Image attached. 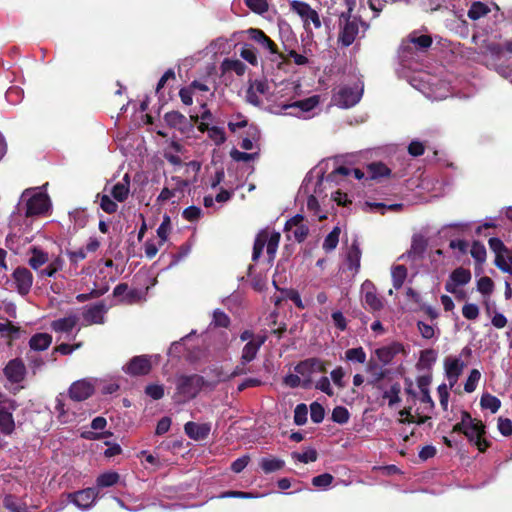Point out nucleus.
Returning <instances> with one entry per match:
<instances>
[{"label":"nucleus","instance_id":"obj_1","mask_svg":"<svg viewBox=\"0 0 512 512\" xmlns=\"http://www.w3.org/2000/svg\"><path fill=\"white\" fill-rule=\"evenodd\" d=\"M28 265L38 271L39 277H54L64 266V260L60 256L49 257L48 252L39 246H32L28 252Z\"/></svg>","mask_w":512,"mask_h":512},{"label":"nucleus","instance_id":"obj_2","mask_svg":"<svg viewBox=\"0 0 512 512\" xmlns=\"http://www.w3.org/2000/svg\"><path fill=\"white\" fill-rule=\"evenodd\" d=\"M338 25L337 42L343 48H347L355 42L360 33V28H362L363 35L369 28V25L360 17L352 15V8L339 15Z\"/></svg>","mask_w":512,"mask_h":512},{"label":"nucleus","instance_id":"obj_3","mask_svg":"<svg viewBox=\"0 0 512 512\" xmlns=\"http://www.w3.org/2000/svg\"><path fill=\"white\" fill-rule=\"evenodd\" d=\"M281 234L275 230L270 231L268 228L261 229L255 237L253 250H252V261L257 262L263 250L266 247V253L268 263L273 264L280 243Z\"/></svg>","mask_w":512,"mask_h":512},{"label":"nucleus","instance_id":"obj_4","mask_svg":"<svg viewBox=\"0 0 512 512\" xmlns=\"http://www.w3.org/2000/svg\"><path fill=\"white\" fill-rule=\"evenodd\" d=\"M46 185L42 187L28 188L23 191L21 198L26 200L27 217L46 214L51 208V201L44 191Z\"/></svg>","mask_w":512,"mask_h":512},{"label":"nucleus","instance_id":"obj_5","mask_svg":"<svg viewBox=\"0 0 512 512\" xmlns=\"http://www.w3.org/2000/svg\"><path fill=\"white\" fill-rule=\"evenodd\" d=\"M484 57L487 67L494 69L504 78L512 77V65L509 63L506 51L500 44L489 45Z\"/></svg>","mask_w":512,"mask_h":512},{"label":"nucleus","instance_id":"obj_6","mask_svg":"<svg viewBox=\"0 0 512 512\" xmlns=\"http://www.w3.org/2000/svg\"><path fill=\"white\" fill-rule=\"evenodd\" d=\"M175 385L177 401L186 402L197 396L204 385V379L196 374L179 375L175 379Z\"/></svg>","mask_w":512,"mask_h":512},{"label":"nucleus","instance_id":"obj_7","mask_svg":"<svg viewBox=\"0 0 512 512\" xmlns=\"http://www.w3.org/2000/svg\"><path fill=\"white\" fill-rule=\"evenodd\" d=\"M485 435V424L482 420L472 417V423L467 425L465 437L468 439L469 443L476 446L481 453H484L491 446V442L485 438Z\"/></svg>","mask_w":512,"mask_h":512},{"label":"nucleus","instance_id":"obj_8","mask_svg":"<svg viewBox=\"0 0 512 512\" xmlns=\"http://www.w3.org/2000/svg\"><path fill=\"white\" fill-rule=\"evenodd\" d=\"M290 10L296 13L303 21V26L306 31L309 30L310 23L313 24L315 29L322 26L319 13L313 9L309 3L305 1L292 0L289 2Z\"/></svg>","mask_w":512,"mask_h":512},{"label":"nucleus","instance_id":"obj_9","mask_svg":"<svg viewBox=\"0 0 512 512\" xmlns=\"http://www.w3.org/2000/svg\"><path fill=\"white\" fill-rule=\"evenodd\" d=\"M190 184L191 180L188 178L182 179L180 176H172L166 180L165 186L157 197V201L166 202L172 198L181 197Z\"/></svg>","mask_w":512,"mask_h":512},{"label":"nucleus","instance_id":"obj_10","mask_svg":"<svg viewBox=\"0 0 512 512\" xmlns=\"http://www.w3.org/2000/svg\"><path fill=\"white\" fill-rule=\"evenodd\" d=\"M471 277L472 276L469 269L458 267L450 273L449 278L445 283V290L451 294H454L456 299H460L457 287L468 284L471 280Z\"/></svg>","mask_w":512,"mask_h":512},{"label":"nucleus","instance_id":"obj_11","mask_svg":"<svg viewBox=\"0 0 512 512\" xmlns=\"http://www.w3.org/2000/svg\"><path fill=\"white\" fill-rule=\"evenodd\" d=\"M97 497L98 491L96 488H86L68 494L69 501L81 510H88L93 507Z\"/></svg>","mask_w":512,"mask_h":512},{"label":"nucleus","instance_id":"obj_12","mask_svg":"<svg viewBox=\"0 0 512 512\" xmlns=\"http://www.w3.org/2000/svg\"><path fill=\"white\" fill-rule=\"evenodd\" d=\"M432 43L433 39L430 35L419 34V32L413 31L403 41L402 47L407 52H412L413 50L425 52L432 46Z\"/></svg>","mask_w":512,"mask_h":512},{"label":"nucleus","instance_id":"obj_13","mask_svg":"<svg viewBox=\"0 0 512 512\" xmlns=\"http://www.w3.org/2000/svg\"><path fill=\"white\" fill-rule=\"evenodd\" d=\"M362 96V90L358 87H341L334 96L336 104L343 108H350L356 105Z\"/></svg>","mask_w":512,"mask_h":512},{"label":"nucleus","instance_id":"obj_14","mask_svg":"<svg viewBox=\"0 0 512 512\" xmlns=\"http://www.w3.org/2000/svg\"><path fill=\"white\" fill-rule=\"evenodd\" d=\"M12 279L20 295L25 296L30 292L34 279L28 268L17 267L12 273Z\"/></svg>","mask_w":512,"mask_h":512},{"label":"nucleus","instance_id":"obj_15","mask_svg":"<svg viewBox=\"0 0 512 512\" xmlns=\"http://www.w3.org/2000/svg\"><path fill=\"white\" fill-rule=\"evenodd\" d=\"M269 89L270 87L266 79L250 81L249 87L246 90V101L253 106L260 107L263 102L258 94L266 95Z\"/></svg>","mask_w":512,"mask_h":512},{"label":"nucleus","instance_id":"obj_16","mask_svg":"<svg viewBox=\"0 0 512 512\" xmlns=\"http://www.w3.org/2000/svg\"><path fill=\"white\" fill-rule=\"evenodd\" d=\"M152 356L140 355L133 357L124 367V371L132 376L146 375L152 368Z\"/></svg>","mask_w":512,"mask_h":512},{"label":"nucleus","instance_id":"obj_17","mask_svg":"<svg viewBox=\"0 0 512 512\" xmlns=\"http://www.w3.org/2000/svg\"><path fill=\"white\" fill-rule=\"evenodd\" d=\"M465 366V363L460 358L448 356L444 359L445 375L449 381L450 388L457 383Z\"/></svg>","mask_w":512,"mask_h":512},{"label":"nucleus","instance_id":"obj_18","mask_svg":"<svg viewBox=\"0 0 512 512\" xmlns=\"http://www.w3.org/2000/svg\"><path fill=\"white\" fill-rule=\"evenodd\" d=\"M246 33L253 41L260 44L263 48L267 49L271 54L278 55L281 59L285 60V56L279 52L277 44L268 37L264 31L259 28H249Z\"/></svg>","mask_w":512,"mask_h":512},{"label":"nucleus","instance_id":"obj_19","mask_svg":"<svg viewBox=\"0 0 512 512\" xmlns=\"http://www.w3.org/2000/svg\"><path fill=\"white\" fill-rule=\"evenodd\" d=\"M93 392L94 387L92 383L85 379L75 381L69 388V396L74 401L86 400Z\"/></svg>","mask_w":512,"mask_h":512},{"label":"nucleus","instance_id":"obj_20","mask_svg":"<svg viewBox=\"0 0 512 512\" xmlns=\"http://www.w3.org/2000/svg\"><path fill=\"white\" fill-rule=\"evenodd\" d=\"M26 374V368L22 360H10L4 368V375L12 383L21 382Z\"/></svg>","mask_w":512,"mask_h":512},{"label":"nucleus","instance_id":"obj_21","mask_svg":"<svg viewBox=\"0 0 512 512\" xmlns=\"http://www.w3.org/2000/svg\"><path fill=\"white\" fill-rule=\"evenodd\" d=\"M404 351V346L399 342H393L389 345L380 347L375 350V354L378 360L383 364L387 365L392 362L394 357Z\"/></svg>","mask_w":512,"mask_h":512},{"label":"nucleus","instance_id":"obj_22","mask_svg":"<svg viewBox=\"0 0 512 512\" xmlns=\"http://www.w3.org/2000/svg\"><path fill=\"white\" fill-rule=\"evenodd\" d=\"M310 358L300 361L295 367L294 371L301 377L302 388L309 389L313 383L314 370Z\"/></svg>","mask_w":512,"mask_h":512},{"label":"nucleus","instance_id":"obj_23","mask_svg":"<svg viewBox=\"0 0 512 512\" xmlns=\"http://www.w3.org/2000/svg\"><path fill=\"white\" fill-rule=\"evenodd\" d=\"M363 289L365 290L363 300L368 309L373 312L380 311L383 308V301L377 295L374 285L372 283L365 282L363 284Z\"/></svg>","mask_w":512,"mask_h":512},{"label":"nucleus","instance_id":"obj_24","mask_svg":"<svg viewBox=\"0 0 512 512\" xmlns=\"http://www.w3.org/2000/svg\"><path fill=\"white\" fill-rule=\"evenodd\" d=\"M210 425L206 423L187 422L184 426V431L187 436L193 440H203L210 433Z\"/></svg>","mask_w":512,"mask_h":512},{"label":"nucleus","instance_id":"obj_25","mask_svg":"<svg viewBox=\"0 0 512 512\" xmlns=\"http://www.w3.org/2000/svg\"><path fill=\"white\" fill-rule=\"evenodd\" d=\"M266 336H257L245 344L242 350L243 363L251 362L257 355L260 347L265 343Z\"/></svg>","mask_w":512,"mask_h":512},{"label":"nucleus","instance_id":"obj_26","mask_svg":"<svg viewBox=\"0 0 512 512\" xmlns=\"http://www.w3.org/2000/svg\"><path fill=\"white\" fill-rule=\"evenodd\" d=\"M130 192V180L128 174H125L122 181L116 183L111 189V195L118 202H123L128 198Z\"/></svg>","mask_w":512,"mask_h":512},{"label":"nucleus","instance_id":"obj_27","mask_svg":"<svg viewBox=\"0 0 512 512\" xmlns=\"http://www.w3.org/2000/svg\"><path fill=\"white\" fill-rule=\"evenodd\" d=\"M78 322V318L77 316L75 315H69L67 317H64V318H60V319H57V320H54L52 323H51V328L55 331V332H60V333H69L73 330V328L76 326Z\"/></svg>","mask_w":512,"mask_h":512},{"label":"nucleus","instance_id":"obj_28","mask_svg":"<svg viewBox=\"0 0 512 512\" xmlns=\"http://www.w3.org/2000/svg\"><path fill=\"white\" fill-rule=\"evenodd\" d=\"M367 178L370 180H378L382 177H389L391 170L382 162H372L367 165Z\"/></svg>","mask_w":512,"mask_h":512},{"label":"nucleus","instance_id":"obj_29","mask_svg":"<svg viewBox=\"0 0 512 512\" xmlns=\"http://www.w3.org/2000/svg\"><path fill=\"white\" fill-rule=\"evenodd\" d=\"M106 307L102 303L95 304L85 312V320L93 324H101L104 322Z\"/></svg>","mask_w":512,"mask_h":512},{"label":"nucleus","instance_id":"obj_30","mask_svg":"<svg viewBox=\"0 0 512 512\" xmlns=\"http://www.w3.org/2000/svg\"><path fill=\"white\" fill-rule=\"evenodd\" d=\"M428 243L427 240L420 235H415L412 238V243L410 250L408 251L409 257L413 259H421L427 249Z\"/></svg>","mask_w":512,"mask_h":512},{"label":"nucleus","instance_id":"obj_31","mask_svg":"<svg viewBox=\"0 0 512 512\" xmlns=\"http://www.w3.org/2000/svg\"><path fill=\"white\" fill-rule=\"evenodd\" d=\"M319 104V96L314 95L303 100L295 101L291 104H286L283 109H300L301 112H309Z\"/></svg>","mask_w":512,"mask_h":512},{"label":"nucleus","instance_id":"obj_32","mask_svg":"<svg viewBox=\"0 0 512 512\" xmlns=\"http://www.w3.org/2000/svg\"><path fill=\"white\" fill-rule=\"evenodd\" d=\"M259 466L265 474H270L281 470L285 466V462L275 457H263L259 462Z\"/></svg>","mask_w":512,"mask_h":512},{"label":"nucleus","instance_id":"obj_33","mask_svg":"<svg viewBox=\"0 0 512 512\" xmlns=\"http://www.w3.org/2000/svg\"><path fill=\"white\" fill-rule=\"evenodd\" d=\"M52 342V337L48 333H37L30 338V348L35 351L46 350Z\"/></svg>","mask_w":512,"mask_h":512},{"label":"nucleus","instance_id":"obj_34","mask_svg":"<svg viewBox=\"0 0 512 512\" xmlns=\"http://www.w3.org/2000/svg\"><path fill=\"white\" fill-rule=\"evenodd\" d=\"M361 250L356 241H354L347 254L348 267L357 273L360 269Z\"/></svg>","mask_w":512,"mask_h":512},{"label":"nucleus","instance_id":"obj_35","mask_svg":"<svg viewBox=\"0 0 512 512\" xmlns=\"http://www.w3.org/2000/svg\"><path fill=\"white\" fill-rule=\"evenodd\" d=\"M490 11L491 10L487 4L480 1H475L471 4L467 16L471 20H478L486 16Z\"/></svg>","mask_w":512,"mask_h":512},{"label":"nucleus","instance_id":"obj_36","mask_svg":"<svg viewBox=\"0 0 512 512\" xmlns=\"http://www.w3.org/2000/svg\"><path fill=\"white\" fill-rule=\"evenodd\" d=\"M482 409H488L491 413H496L501 407V401L490 393H484L480 399Z\"/></svg>","mask_w":512,"mask_h":512},{"label":"nucleus","instance_id":"obj_37","mask_svg":"<svg viewBox=\"0 0 512 512\" xmlns=\"http://www.w3.org/2000/svg\"><path fill=\"white\" fill-rule=\"evenodd\" d=\"M257 133L258 131L253 125H250L248 130L240 133V137L242 138L239 143L240 147L244 150H251L253 148V140L256 139Z\"/></svg>","mask_w":512,"mask_h":512},{"label":"nucleus","instance_id":"obj_38","mask_svg":"<svg viewBox=\"0 0 512 512\" xmlns=\"http://www.w3.org/2000/svg\"><path fill=\"white\" fill-rule=\"evenodd\" d=\"M119 474L116 472H106L100 474L96 479L97 488H106L114 486L119 481Z\"/></svg>","mask_w":512,"mask_h":512},{"label":"nucleus","instance_id":"obj_39","mask_svg":"<svg viewBox=\"0 0 512 512\" xmlns=\"http://www.w3.org/2000/svg\"><path fill=\"white\" fill-rule=\"evenodd\" d=\"M15 428L12 413L0 408V429L4 434H10Z\"/></svg>","mask_w":512,"mask_h":512},{"label":"nucleus","instance_id":"obj_40","mask_svg":"<svg viewBox=\"0 0 512 512\" xmlns=\"http://www.w3.org/2000/svg\"><path fill=\"white\" fill-rule=\"evenodd\" d=\"M164 119L170 127L183 129L186 124V117L178 111H171L165 114Z\"/></svg>","mask_w":512,"mask_h":512},{"label":"nucleus","instance_id":"obj_41","mask_svg":"<svg viewBox=\"0 0 512 512\" xmlns=\"http://www.w3.org/2000/svg\"><path fill=\"white\" fill-rule=\"evenodd\" d=\"M392 284L395 289H400L407 277V268L404 265H396L392 269Z\"/></svg>","mask_w":512,"mask_h":512},{"label":"nucleus","instance_id":"obj_42","mask_svg":"<svg viewBox=\"0 0 512 512\" xmlns=\"http://www.w3.org/2000/svg\"><path fill=\"white\" fill-rule=\"evenodd\" d=\"M340 233H341L340 228L338 226H336L325 237L322 247L326 252H331L337 247V245L339 243Z\"/></svg>","mask_w":512,"mask_h":512},{"label":"nucleus","instance_id":"obj_43","mask_svg":"<svg viewBox=\"0 0 512 512\" xmlns=\"http://www.w3.org/2000/svg\"><path fill=\"white\" fill-rule=\"evenodd\" d=\"M494 263L501 271L512 274V250L508 249L503 257H495Z\"/></svg>","mask_w":512,"mask_h":512},{"label":"nucleus","instance_id":"obj_44","mask_svg":"<svg viewBox=\"0 0 512 512\" xmlns=\"http://www.w3.org/2000/svg\"><path fill=\"white\" fill-rule=\"evenodd\" d=\"M400 392L401 385L398 382H396L392 384L391 387L383 393V398L388 399V404L390 407H392L401 401V398L399 396Z\"/></svg>","mask_w":512,"mask_h":512},{"label":"nucleus","instance_id":"obj_45","mask_svg":"<svg viewBox=\"0 0 512 512\" xmlns=\"http://www.w3.org/2000/svg\"><path fill=\"white\" fill-rule=\"evenodd\" d=\"M470 254L478 264H483L486 260V248L479 241H473Z\"/></svg>","mask_w":512,"mask_h":512},{"label":"nucleus","instance_id":"obj_46","mask_svg":"<svg viewBox=\"0 0 512 512\" xmlns=\"http://www.w3.org/2000/svg\"><path fill=\"white\" fill-rule=\"evenodd\" d=\"M244 304V298L240 294H232L226 297V307L234 314H240Z\"/></svg>","mask_w":512,"mask_h":512},{"label":"nucleus","instance_id":"obj_47","mask_svg":"<svg viewBox=\"0 0 512 512\" xmlns=\"http://www.w3.org/2000/svg\"><path fill=\"white\" fill-rule=\"evenodd\" d=\"M4 506L11 512H30L24 503L11 495L5 497Z\"/></svg>","mask_w":512,"mask_h":512},{"label":"nucleus","instance_id":"obj_48","mask_svg":"<svg viewBox=\"0 0 512 512\" xmlns=\"http://www.w3.org/2000/svg\"><path fill=\"white\" fill-rule=\"evenodd\" d=\"M292 458L301 463L307 464L309 462H315L318 458V453L314 448H309L302 453L293 452Z\"/></svg>","mask_w":512,"mask_h":512},{"label":"nucleus","instance_id":"obj_49","mask_svg":"<svg viewBox=\"0 0 512 512\" xmlns=\"http://www.w3.org/2000/svg\"><path fill=\"white\" fill-rule=\"evenodd\" d=\"M96 197L97 199H100V207L104 212L112 214L117 211V203L113 201L107 194H97Z\"/></svg>","mask_w":512,"mask_h":512},{"label":"nucleus","instance_id":"obj_50","mask_svg":"<svg viewBox=\"0 0 512 512\" xmlns=\"http://www.w3.org/2000/svg\"><path fill=\"white\" fill-rule=\"evenodd\" d=\"M350 413L344 406H336L332 411L331 419L338 424H345L349 421Z\"/></svg>","mask_w":512,"mask_h":512},{"label":"nucleus","instance_id":"obj_51","mask_svg":"<svg viewBox=\"0 0 512 512\" xmlns=\"http://www.w3.org/2000/svg\"><path fill=\"white\" fill-rule=\"evenodd\" d=\"M246 6L254 13L262 15L269 9L267 0H245Z\"/></svg>","mask_w":512,"mask_h":512},{"label":"nucleus","instance_id":"obj_52","mask_svg":"<svg viewBox=\"0 0 512 512\" xmlns=\"http://www.w3.org/2000/svg\"><path fill=\"white\" fill-rule=\"evenodd\" d=\"M481 378V373L478 369H472L464 384V390L467 393H472L476 390L477 384Z\"/></svg>","mask_w":512,"mask_h":512},{"label":"nucleus","instance_id":"obj_53","mask_svg":"<svg viewBox=\"0 0 512 512\" xmlns=\"http://www.w3.org/2000/svg\"><path fill=\"white\" fill-rule=\"evenodd\" d=\"M170 230H171L170 217L165 215L162 223L157 228V235L160 238V245H163L167 241Z\"/></svg>","mask_w":512,"mask_h":512},{"label":"nucleus","instance_id":"obj_54","mask_svg":"<svg viewBox=\"0 0 512 512\" xmlns=\"http://www.w3.org/2000/svg\"><path fill=\"white\" fill-rule=\"evenodd\" d=\"M310 417L313 423L319 424L325 417V409L318 402H312L310 404Z\"/></svg>","mask_w":512,"mask_h":512},{"label":"nucleus","instance_id":"obj_55","mask_svg":"<svg viewBox=\"0 0 512 512\" xmlns=\"http://www.w3.org/2000/svg\"><path fill=\"white\" fill-rule=\"evenodd\" d=\"M307 209L316 216L319 221L327 219L326 214H321L320 204L314 195H310L307 199Z\"/></svg>","mask_w":512,"mask_h":512},{"label":"nucleus","instance_id":"obj_56","mask_svg":"<svg viewBox=\"0 0 512 512\" xmlns=\"http://www.w3.org/2000/svg\"><path fill=\"white\" fill-rule=\"evenodd\" d=\"M469 423H472V416L468 411H462L461 412V421L456 423L451 431V434L453 433H462L465 435V431L467 428V425Z\"/></svg>","mask_w":512,"mask_h":512},{"label":"nucleus","instance_id":"obj_57","mask_svg":"<svg viewBox=\"0 0 512 512\" xmlns=\"http://www.w3.org/2000/svg\"><path fill=\"white\" fill-rule=\"evenodd\" d=\"M346 359L363 364L366 361V353L362 347L351 348L345 352Z\"/></svg>","mask_w":512,"mask_h":512},{"label":"nucleus","instance_id":"obj_58","mask_svg":"<svg viewBox=\"0 0 512 512\" xmlns=\"http://www.w3.org/2000/svg\"><path fill=\"white\" fill-rule=\"evenodd\" d=\"M489 248L495 253V257L504 256L505 252H508V248L505 246L503 241L497 237H491L488 240Z\"/></svg>","mask_w":512,"mask_h":512},{"label":"nucleus","instance_id":"obj_59","mask_svg":"<svg viewBox=\"0 0 512 512\" xmlns=\"http://www.w3.org/2000/svg\"><path fill=\"white\" fill-rule=\"evenodd\" d=\"M240 56L251 65L257 66L258 58L252 46L245 44L240 50Z\"/></svg>","mask_w":512,"mask_h":512},{"label":"nucleus","instance_id":"obj_60","mask_svg":"<svg viewBox=\"0 0 512 512\" xmlns=\"http://www.w3.org/2000/svg\"><path fill=\"white\" fill-rule=\"evenodd\" d=\"M477 289L483 295H490L494 289V282L490 277L483 276L477 282Z\"/></svg>","mask_w":512,"mask_h":512},{"label":"nucleus","instance_id":"obj_61","mask_svg":"<svg viewBox=\"0 0 512 512\" xmlns=\"http://www.w3.org/2000/svg\"><path fill=\"white\" fill-rule=\"evenodd\" d=\"M308 408L306 404H298L294 410V423L304 425L307 422Z\"/></svg>","mask_w":512,"mask_h":512},{"label":"nucleus","instance_id":"obj_62","mask_svg":"<svg viewBox=\"0 0 512 512\" xmlns=\"http://www.w3.org/2000/svg\"><path fill=\"white\" fill-rule=\"evenodd\" d=\"M436 359L437 352L434 349H425L421 351L419 362L423 366L430 368L436 362Z\"/></svg>","mask_w":512,"mask_h":512},{"label":"nucleus","instance_id":"obj_63","mask_svg":"<svg viewBox=\"0 0 512 512\" xmlns=\"http://www.w3.org/2000/svg\"><path fill=\"white\" fill-rule=\"evenodd\" d=\"M201 215L202 210L197 206H189L182 212V217L189 222H195L199 220Z\"/></svg>","mask_w":512,"mask_h":512},{"label":"nucleus","instance_id":"obj_64","mask_svg":"<svg viewBox=\"0 0 512 512\" xmlns=\"http://www.w3.org/2000/svg\"><path fill=\"white\" fill-rule=\"evenodd\" d=\"M334 480L333 475L330 473H323L312 478V484L315 487L325 488L328 487Z\"/></svg>","mask_w":512,"mask_h":512}]
</instances>
